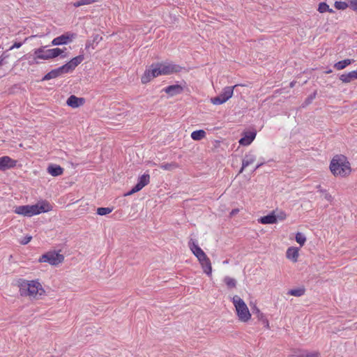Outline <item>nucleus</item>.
Wrapping results in <instances>:
<instances>
[{
	"label": "nucleus",
	"mask_w": 357,
	"mask_h": 357,
	"mask_svg": "<svg viewBox=\"0 0 357 357\" xmlns=\"http://www.w3.org/2000/svg\"><path fill=\"white\" fill-rule=\"evenodd\" d=\"M183 68L179 65L170 62L157 63L152 64L149 69L144 71L142 75L141 82L142 84L150 82L153 78L160 75H169L178 73Z\"/></svg>",
	"instance_id": "f257e3e1"
},
{
	"label": "nucleus",
	"mask_w": 357,
	"mask_h": 357,
	"mask_svg": "<svg viewBox=\"0 0 357 357\" xmlns=\"http://www.w3.org/2000/svg\"><path fill=\"white\" fill-rule=\"evenodd\" d=\"M20 294L32 299H40L46 291L39 280H20L18 282Z\"/></svg>",
	"instance_id": "f03ea898"
},
{
	"label": "nucleus",
	"mask_w": 357,
	"mask_h": 357,
	"mask_svg": "<svg viewBox=\"0 0 357 357\" xmlns=\"http://www.w3.org/2000/svg\"><path fill=\"white\" fill-rule=\"evenodd\" d=\"M329 168L335 177L345 178L351 172L349 161L345 155L342 154H337L333 157Z\"/></svg>",
	"instance_id": "7ed1b4c3"
},
{
	"label": "nucleus",
	"mask_w": 357,
	"mask_h": 357,
	"mask_svg": "<svg viewBox=\"0 0 357 357\" xmlns=\"http://www.w3.org/2000/svg\"><path fill=\"white\" fill-rule=\"evenodd\" d=\"M231 300L238 321L243 323L248 322L251 319L252 314L245 301L238 295L234 296Z\"/></svg>",
	"instance_id": "20e7f679"
},
{
	"label": "nucleus",
	"mask_w": 357,
	"mask_h": 357,
	"mask_svg": "<svg viewBox=\"0 0 357 357\" xmlns=\"http://www.w3.org/2000/svg\"><path fill=\"white\" fill-rule=\"evenodd\" d=\"M63 52V50L59 48L45 50V47H41L33 51V60L36 63H39V60L53 59Z\"/></svg>",
	"instance_id": "39448f33"
},
{
	"label": "nucleus",
	"mask_w": 357,
	"mask_h": 357,
	"mask_svg": "<svg viewBox=\"0 0 357 357\" xmlns=\"http://www.w3.org/2000/svg\"><path fill=\"white\" fill-rule=\"evenodd\" d=\"M287 218V214L281 210H275L271 211L267 215L261 217L258 222L262 225L275 224L277 222L284 220Z\"/></svg>",
	"instance_id": "423d86ee"
},
{
	"label": "nucleus",
	"mask_w": 357,
	"mask_h": 357,
	"mask_svg": "<svg viewBox=\"0 0 357 357\" xmlns=\"http://www.w3.org/2000/svg\"><path fill=\"white\" fill-rule=\"evenodd\" d=\"M64 260V257L54 251L47 252L41 255L38 259L40 263H48L52 266H57L62 263Z\"/></svg>",
	"instance_id": "0eeeda50"
},
{
	"label": "nucleus",
	"mask_w": 357,
	"mask_h": 357,
	"mask_svg": "<svg viewBox=\"0 0 357 357\" xmlns=\"http://www.w3.org/2000/svg\"><path fill=\"white\" fill-rule=\"evenodd\" d=\"M238 85H234V86H226L222 89V93L214 98L211 99V102L215 105H222L226 102L228 100H229L234 94V89Z\"/></svg>",
	"instance_id": "6e6552de"
},
{
	"label": "nucleus",
	"mask_w": 357,
	"mask_h": 357,
	"mask_svg": "<svg viewBox=\"0 0 357 357\" xmlns=\"http://www.w3.org/2000/svg\"><path fill=\"white\" fill-rule=\"evenodd\" d=\"M52 207L47 201H41L34 205H29V217L50 211Z\"/></svg>",
	"instance_id": "1a4fd4ad"
},
{
	"label": "nucleus",
	"mask_w": 357,
	"mask_h": 357,
	"mask_svg": "<svg viewBox=\"0 0 357 357\" xmlns=\"http://www.w3.org/2000/svg\"><path fill=\"white\" fill-rule=\"evenodd\" d=\"M150 183V175L149 174H144L139 177L137 183L132 188V190L128 192L125 195L130 196L139 191H140L144 187Z\"/></svg>",
	"instance_id": "9d476101"
},
{
	"label": "nucleus",
	"mask_w": 357,
	"mask_h": 357,
	"mask_svg": "<svg viewBox=\"0 0 357 357\" xmlns=\"http://www.w3.org/2000/svg\"><path fill=\"white\" fill-rule=\"evenodd\" d=\"M76 36L77 35L75 33L66 32L60 36L54 38L52 40V45L54 46L67 45L71 43L76 38Z\"/></svg>",
	"instance_id": "9b49d317"
},
{
	"label": "nucleus",
	"mask_w": 357,
	"mask_h": 357,
	"mask_svg": "<svg viewBox=\"0 0 357 357\" xmlns=\"http://www.w3.org/2000/svg\"><path fill=\"white\" fill-rule=\"evenodd\" d=\"M17 161L12 159L9 156H3L0 158V170L6 171L14 168L17 165Z\"/></svg>",
	"instance_id": "f8f14e48"
},
{
	"label": "nucleus",
	"mask_w": 357,
	"mask_h": 357,
	"mask_svg": "<svg viewBox=\"0 0 357 357\" xmlns=\"http://www.w3.org/2000/svg\"><path fill=\"white\" fill-rule=\"evenodd\" d=\"M84 60V55H79L73 58L70 61L63 65L67 73L72 72Z\"/></svg>",
	"instance_id": "ddd939ff"
},
{
	"label": "nucleus",
	"mask_w": 357,
	"mask_h": 357,
	"mask_svg": "<svg viewBox=\"0 0 357 357\" xmlns=\"http://www.w3.org/2000/svg\"><path fill=\"white\" fill-rule=\"evenodd\" d=\"M85 99L84 98H79L75 95H71L66 100L68 106L72 108H78L85 104Z\"/></svg>",
	"instance_id": "4468645a"
},
{
	"label": "nucleus",
	"mask_w": 357,
	"mask_h": 357,
	"mask_svg": "<svg viewBox=\"0 0 357 357\" xmlns=\"http://www.w3.org/2000/svg\"><path fill=\"white\" fill-rule=\"evenodd\" d=\"M243 137L238 142L239 144L242 146H248L255 139L257 132L255 130L245 131L243 133Z\"/></svg>",
	"instance_id": "2eb2a0df"
},
{
	"label": "nucleus",
	"mask_w": 357,
	"mask_h": 357,
	"mask_svg": "<svg viewBox=\"0 0 357 357\" xmlns=\"http://www.w3.org/2000/svg\"><path fill=\"white\" fill-rule=\"evenodd\" d=\"M66 73H67V72L66 71L63 66H62L58 68L52 70L51 71L47 73L43 77V80H50L52 79H54V78H56V77H58L63 74H66Z\"/></svg>",
	"instance_id": "dca6fc26"
},
{
	"label": "nucleus",
	"mask_w": 357,
	"mask_h": 357,
	"mask_svg": "<svg viewBox=\"0 0 357 357\" xmlns=\"http://www.w3.org/2000/svg\"><path fill=\"white\" fill-rule=\"evenodd\" d=\"M188 245L190 250L198 260L206 256V253L195 242L190 241Z\"/></svg>",
	"instance_id": "f3484780"
},
{
	"label": "nucleus",
	"mask_w": 357,
	"mask_h": 357,
	"mask_svg": "<svg viewBox=\"0 0 357 357\" xmlns=\"http://www.w3.org/2000/svg\"><path fill=\"white\" fill-rule=\"evenodd\" d=\"M204 273L211 276L212 275V265L207 255L198 260Z\"/></svg>",
	"instance_id": "a211bd4d"
},
{
	"label": "nucleus",
	"mask_w": 357,
	"mask_h": 357,
	"mask_svg": "<svg viewBox=\"0 0 357 357\" xmlns=\"http://www.w3.org/2000/svg\"><path fill=\"white\" fill-rule=\"evenodd\" d=\"M299 257V248L296 247H289L287 248L286 252V257L287 259L296 263L298 260Z\"/></svg>",
	"instance_id": "6ab92c4d"
},
{
	"label": "nucleus",
	"mask_w": 357,
	"mask_h": 357,
	"mask_svg": "<svg viewBox=\"0 0 357 357\" xmlns=\"http://www.w3.org/2000/svg\"><path fill=\"white\" fill-rule=\"evenodd\" d=\"M162 91L170 96H174L181 93L183 91V88L179 84H174L164 88Z\"/></svg>",
	"instance_id": "aec40b11"
},
{
	"label": "nucleus",
	"mask_w": 357,
	"mask_h": 357,
	"mask_svg": "<svg viewBox=\"0 0 357 357\" xmlns=\"http://www.w3.org/2000/svg\"><path fill=\"white\" fill-rule=\"evenodd\" d=\"M255 160H256V156L253 153H248L245 154V155L243 160V162H242V167L239 171V174L242 173L243 172V169L246 167L253 164L255 162Z\"/></svg>",
	"instance_id": "412c9836"
},
{
	"label": "nucleus",
	"mask_w": 357,
	"mask_h": 357,
	"mask_svg": "<svg viewBox=\"0 0 357 357\" xmlns=\"http://www.w3.org/2000/svg\"><path fill=\"white\" fill-rule=\"evenodd\" d=\"M47 172L52 176H58L63 174V168L58 165H50Z\"/></svg>",
	"instance_id": "4be33fe9"
},
{
	"label": "nucleus",
	"mask_w": 357,
	"mask_h": 357,
	"mask_svg": "<svg viewBox=\"0 0 357 357\" xmlns=\"http://www.w3.org/2000/svg\"><path fill=\"white\" fill-rule=\"evenodd\" d=\"M356 79H357V70H352L348 73L342 74L340 77V79L343 83H349Z\"/></svg>",
	"instance_id": "5701e85b"
},
{
	"label": "nucleus",
	"mask_w": 357,
	"mask_h": 357,
	"mask_svg": "<svg viewBox=\"0 0 357 357\" xmlns=\"http://www.w3.org/2000/svg\"><path fill=\"white\" fill-rule=\"evenodd\" d=\"M353 62V59H347L335 63L334 64V68L337 70H341L345 68L349 65L351 64Z\"/></svg>",
	"instance_id": "b1692460"
},
{
	"label": "nucleus",
	"mask_w": 357,
	"mask_h": 357,
	"mask_svg": "<svg viewBox=\"0 0 357 357\" xmlns=\"http://www.w3.org/2000/svg\"><path fill=\"white\" fill-rule=\"evenodd\" d=\"M206 133L204 130H198L191 133V137L193 140L199 141L206 137Z\"/></svg>",
	"instance_id": "393cba45"
},
{
	"label": "nucleus",
	"mask_w": 357,
	"mask_h": 357,
	"mask_svg": "<svg viewBox=\"0 0 357 357\" xmlns=\"http://www.w3.org/2000/svg\"><path fill=\"white\" fill-rule=\"evenodd\" d=\"M14 212L16 214L29 217V205L17 206L14 209Z\"/></svg>",
	"instance_id": "a878e982"
},
{
	"label": "nucleus",
	"mask_w": 357,
	"mask_h": 357,
	"mask_svg": "<svg viewBox=\"0 0 357 357\" xmlns=\"http://www.w3.org/2000/svg\"><path fill=\"white\" fill-rule=\"evenodd\" d=\"M228 289H234L236 287V280L229 276H226L223 280Z\"/></svg>",
	"instance_id": "bb28decb"
},
{
	"label": "nucleus",
	"mask_w": 357,
	"mask_h": 357,
	"mask_svg": "<svg viewBox=\"0 0 357 357\" xmlns=\"http://www.w3.org/2000/svg\"><path fill=\"white\" fill-rule=\"evenodd\" d=\"M160 167L163 170L171 171L178 168V165L176 162L162 163L160 165Z\"/></svg>",
	"instance_id": "cd10ccee"
},
{
	"label": "nucleus",
	"mask_w": 357,
	"mask_h": 357,
	"mask_svg": "<svg viewBox=\"0 0 357 357\" xmlns=\"http://www.w3.org/2000/svg\"><path fill=\"white\" fill-rule=\"evenodd\" d=\"M305 292V289L303 287L291 289L288 291V294L294 296H303Z\"/></svg>",
	"instance_id": "c85d7f7f"
},
{
	"label": "nucleus",
	"mask_w": 357,
	"mask_h": 357,
	"mask_svg": "<svg viewBox=\"0 0 357 357\" xmlns=\"http://www.w3.org/2000/svg\"><path fill=\"white\" fill-rule=\"evenodd\" d=\"M318 11L321 13L326 12H328L330 13H333V9L330 8L329 6L325 2H321L319 4Z\"/></svg>",
	"instance_id": "c756f323"
},
{
	"label": "nucleus",
	"mask_w": 357,
	"mask_h": 357,
	"mask_svg": "<svg viewBox=\"0 0 357 357\" xmlns=\"http://www.w3.org/2000/svg\"><path fill=\"white\" fill-rule=\"evenodd\" d=\"M334 6L337 10H346L348 7H349V2H344V1H335L334 3Z\"/></svg>",
	"instance_id": "7c9ffc66"
},
{
	"label": "nucleus",
	"mask_w": 357,
	"mask_h": 357,
	"mask_svg": "<svg viewBox=\"0 0 357 357\" xmlns=\"http://www.w3.org/2000/svg\"><path fill=\"white\" fill-rule=\"evenodd\" d=\"M97 2V0H80L73 3V6L75 8L79 7L84 5H89Z\"/></svg>",
	"instance_id": "2f4dec72"
},
{
	"label": "nucleus",
	"mask_w": 357,
	"mask_h": 357,
	"mask_svg": "<svg viewBox=\"0 0 357 357\" xmlns=\"http://www.w3.org/2000/svg\"><path fill=\"white\" fill-rule=\"evenodd\" d=\"M113 211V208L109 207H100L97 209V213L99 215H105L110 213Z\"/></svg>",
	"instance_id": "473e14b6"
},
{
	"label": "nucleus",
	"mask_w": 357,
	"mask_h": 357,
	"mask_svg": "<svg viewBox=\"0 0 357 357\" xmlns=\"http://www.w3.org/2000/svg\"><path fill=\"white\" fill-rule=\"evenodd\" d=\"M295 239H296V241L301 245V246H303L305 242H306V238L305 236L300 233V232H298L296 234V237H295Z\"/></svg>",
	"instance_id": "72a5a7b5"
},
{
	"label": "nucleus",
	"mask_w": 357,
	"mask_h": 357,
	"mask_svg": "<svg viewBox=\"0 0 357 357\" xmlns=\"http://www.w3.org/2000/svg\"><path fill=\"white\" fill-rule=\"evenodd\" d=\"M317 188H318V189H319V191L321 193L324 194V198H325L327 201H328V202H332V201L333 200V196H332L331 195H330V194L327 192V190L321 189V185L317 186Z\"/></svg>",
	"instance_id": "f704fd0d"
},
{
	"label": "nucleus",
	"mask_w": 357,
	"mask_h": 357,
	"mask_svg": "<svg viewBox=\"0 0 357 357\" xmlns=\"http://www.w3.org/2000/svg\"><path fill=\"white\" fill-rule=\"evenodd\" d=\"M299 357H320L319 354L318 352H307L305 351L301 354Z\"/></svg>",
	"instance_id": "c9c22d12"
},
{
	"label": "nucleus",
	"mask_w": 357,
	"mask_h": 357,
	"mask_svg": "<svg viewBox=\"0 0 357 357\" xmlns=\"http://www.w3.org/2000/svg\"><path fill=\"white\" fill-rule=\"evenodd\" d=\"M255 314L257 315V319L259 321H262L263 320H264V319H266L264 314L260 311L259 308L255 309Z\"/></svg>",
	"instance_id": "e433bc0d"
},
{
	"label": "nucleus",
	"mask_w": 357,
	"mask_h": 357,
	"mask_svg": "<svg viewBox=\"0 0 357 357\" xmlns=\"http://www.w3.org/2000/svg\"><path fill=\"white\" fill-rule=\"evenodd\" d=\"M349 7L354 11L357 12V0H348Z\"/></svg>",
	"instance_id": "4c0bfd02"
},
{
	"label": "nucleus",
	"mask_w": 357,
	"mask_h": 357,
	"mask_svg": "<svg viewBox=\"0 0 357 357\" xmlns=\"http://www.w3.org/2000/svg\"><path fill=\"white\" fill-rule=\"evenodd\" d=\"M31 239L32 237L31 236H26L20 241V243L22 245H26L31 241Z\"/></svg>",
	"instance_id": "58836bf2"
},
{
	"label": "nucleus",
	"mask_w": 357,
	"mask_h": 357,
	"mask_svg": "<svg viewBox=\"0 0 357 357\" xmlns=\"http://www.w3.org/2000/svg\"><path fill=\"white\" fill-rule=\"evenodd\" d=\"M22 45V43H17L15 42L10 47V50L14 49V48H20Z\"/></svg>",
	"instance_id": "ea45409f"
},
{
	"label": "nucleus",
	"mask_w": 357,
	"mask_h": 357,
	"mask_svg": "<svg viewBox=\"0 0 357 357\" xmlns=\"http://www.w3.org/2000/svg\"><path fill=\"white\" fill-rule=\"evenodd\" d=\"M239 212L238 208H234L230 212V217H232Z\"/></svg>",
	"instance_id": "a19ab883"
},
{
	"label": "nucleus",
	"mask_w": 357,
	"mask_h": 357,
	"mask_svg": "<svg viewBox=\"0 0 357 357\" xmlns=\"http://www.w3.org/2000/svg\"><path fill=\"white\" fill-rule=\"evenodd\" d=\"M263 323L265 324L266 327L267 328H270V326H269V322H268V320L266 318L264 319V320L262 321Z\"/></svg>",
	"instance_id": "79ce46f5"
},
{
	"label": "nucleus",
	"mask_w": 357,
	"mask_h": 357,
	"mask_svg": "<svg viewBox=\"0 0 357 357\" xmlns=\"http://www.w3.org/2000/svg\"><path fill=\"white\" fill-rule=\"evenodd\" d=\"M263 165V163H260V164H258L255 168V169H257V168H259V167H261V165Z\"/></svg>",
	"instance_id": "37998d69"
},
{
	"label": "nucleus",
	"mask_w": 357,
	"mask_h": 357,
	"mask_svg": "<svg viewBox=\"0 0 357 357\" xmlns=\"http://www.w3.org/2000/svg\"><path fill=\"white\" fill-rule=\"evenodd\" d=\"M3 58L2 59H0V66L2 64V62H3Z\"/></svg>",
	"instance_id": "c03bdc74"
},
{
	"label": "nucleus",
	"mask_w": 357,
	"mask_h": 357,
	"mask_svg": "<svg viewBox=\"0 0 357 357\" xmlns=\"http://www.w3.org/2000/svg\"><path fill=\"white\" fill-rule=\"evenodd\" d=\"M331 72H332V70H329L326 71V73H331Z\"/></svg>",
	"instance_id": "a18cd8bd"
},
{
	"label": "nucleus",
	"mask_w": 357,
	"mask_h": 357,
	"mask_svg": "<svg viewBox=\"0 0 357 357\" xmlns=\"http://www.w3.org/2000/svg\"><path fill=\"white\" fill-rule=\"evenodd\" d=\"M20 147H22V146H23L22 144H20Z\"/></svg>",
	"instance_id": "49530a36"
}]
</instances>
